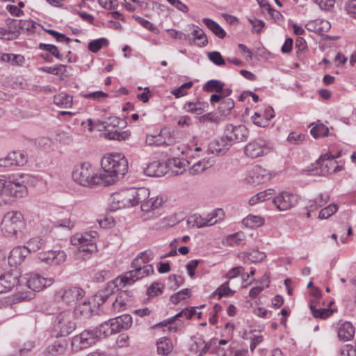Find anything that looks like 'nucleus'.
<instances>
[{
    "instance_id": "1",
    "label": "nucleus",
    "mask_w": 356,
    "mask_h": 356,
    "mask_svg": "<svg viewBox=\"0 0 356 356\" xmlns=\"http://www.w3.org/2000/svg\"><path fill=\"white\" fill-rule=\"evenodd\" d=\"M104 172L97 174L92 165L88 162L76 165L72 171V178L79 184L89 187L95 185L109 186L125 175L128 161L120 154H108L101 161Z\"/></svg>"
},
{
    "instance_id": "2",
    "label": "nucleus",
    "mask_w": 356,
    "mask_h": 356,
    "mask_svg": "<svg viewBox=\"0 0 356 356\" xmlns=\"http://www.w3.org/2000/svg\"><path fill=\"white\" fill-rule=\"evenodd\" d=\"M25 227L24 216L17 211L8 212L1 223V232L8 238H22Z\"/></svg>"
},
{
    "instance_id": "3",
    "label": "nucleus",
    "mask_w": 356,
    "mask_h": 356,
    "mask_svg": "<svg viewBox=\"0 0 356 356\" xmlns=\"http://www.w3.org/2000/svg\"><path fill=\"white\" fill-rule=\"evenodd\" d=\"M98 234L95 231H90L82 234H76L71 238L73 245L78 247V252L83 260L90 259L92 254L96 252L97 245L95 239Z\"/></svg>"
},
{
    "instance_id": "4",
    "label": "nucleus",
    "mask_w": 356,
    "mask_h": 356,
    "mask_svg": "<svg viewBox=\"0 0 356 356\" xmlns=\"http://www.w3.org/2000/svg\"><path fill=\"white\" fill-rule=\"evenodd\" d=\"M20 275L17 272H7L0 275V293H7L16 286L18 293L15 298L18 300H27L33 298V293L31 291H22L19 284Z\"/></svg>"
},
{
    "instance_id": "5",
    "label": "nucleus",
    "mask_w": 356,
    "mask_h": 356,
    "mask_svg": "<svg viewBox=\"0 0 356 356\" xmlns=\"http://www.w3.org/2000/svg\"><path fill=\"white\" fill-rule=\"evenodd\" d=\"M53 326L57 337L70 335L76 327L74 314L69 309L58 312L54 317Z\"/></svg>"
},
{
    "instance_id": "6",
    "label": "nucleus",
    "mask_w": 356,
    "mask_h": 356,
    "mask_svg": "<svg viewBox=\"0 0 356 356\" xmlns=\"http://www.w3.org/2000/svg\"><path fill=\"white\" fill-rule=\"evenodd\" d=\"M26 178V175H9L6 179H0L5 184L3 188L7 197L20 198L26 196L28 193Z\"/></svg>"
},
{
    "instance_id": "7",
    "label": "nucleus",
    "mask_w": 356,
    "mask_h": 356,
    "mask_svg": "<svg viewBox=\"0 0 356 356\" xmlns=\"http://www.w3.org/2000/svg\"><path fill=\"white\" fill-rule=\"evenodd\" d=\"M54 282L53 277H44L36 273H29L20 275L19 284L33 291H40L51 286Z\"/></svg>"
},
{
    "instance_id": "8",
    "label": "nucleus",
    "mask_w": 356,
    "mask_h": 356,
    "mask_svg": "<svg viewBox=\"0 0 356 356\" xmlns=\"http://www.w3.org/2000/svg\"><path fill=\"white\" fill-rule=\"evenodd\" d=\"M270 144L263 139L252 140L244 148L245 155L251 159H256L267 155L270 152Z\"/></svg>"
},
{
    "instance_id": "9",
    "label": "nucleus",
    "mask_w": 356,
    "mask_h": 356,
    "mask_svg": "<svg viewBox=\"0 0 356 356\" xmlns=\"http://www.w3.org/2000/svg\"><path fill=\"white\" fill-rule=\"evenodd\" d=\"M133 269L126 272L120 278V282L123 284V286L130 285L134 284L136 281L151 274L154 272L152 265L144 266L143 268L131 267Z\"/></svg>"
},
{
    "instance_id": "10",
    "label": "nucleus",
    "mask_w": 356,
    "mask_h": 356,
    "mask_svg": "<svg viewBox=\"0 0 356 356\" xmlns=\"http://www.w3.org/2000/svg\"><path fill=\"white\" fill-rule=\"evenodd\" d=\"M99 339L95 330H86L73 337L72 345L78 349H86L95 344Z\"/></svg>"
},
{
    "instance_id": "11",
    "label": "nucleus",
    "mask_w": 356,
    "mask_h": 356,
    "mask_svg": "<svg viewBox=\"0 0 356 356\" xmlns=\"http://www.w3.org/2000/svg\"><path fill=\"white\" fill-rule=\"evenodd\" d=\"M224 134L228 144L239 143L247 140L249 134L248 129L244 125L234 126L227 124L225 127Z\"/></svg>"
},
{
    "instance_id": "12",
    "label": "nucleus",
    "mask_w": 356,
    "mask_h": 356,
    "mask_svg": "<svg viewBox=\"0 0 356 356\" xmlns=\"http://www.w3.org/2000/svg\"><path fill=\"white\" fill-rule=\"evenodd\" d=\"M85 296V291L76 286H72L58 291L56 294L67 305H73Z\"/></svg>"
},
{
    "instance_id": "13",
    "label": "nucleus",
    "mask_w": 356,
    "mask_h": 356,
    "mask_svg": "<svg viewBox=\"0 0 356 356\" xmlns=\"http://www.w3.org/2000/svg\"><path fill=\"white\" fill-rule=\"evenodd\" d=\"M298 202V197L296 195L288 193L281 192L277 196H275L273 202L280 211H286L293 207Z\"/></svg>"
},
{
    "instance_id": "14",
    "label": "nucleus",
    "mask_w": 356,
    "mask_h": 356,
    "mask_svg": "<svg viewBox=\"0 0 356 356\" xmlns=\"http://www.w3.org/2000/svg\"><path fill=\"white\" fill-rule=\"evenodd\" d=\"M38 259L48 265H59L66 259V254L63 250H48L38 254Z\"/></svg>"
},
{
    "instance_id": "15",
    "label": "nucleus",
    "mask_w": 356,
    "mask_h": 356,
    "mask_svg": "<svg viewBox=\"0 0 356 356\" xmlns=\"http://www.w3.org/2000/svg\"><path fill=\"white\" fill-rule=\"evenodd\" d=\"M132 189L129 188L122 191L119 193L113 194L112 199L113 203H116L115 209H122L133 207Z\"/></svg>"
},
{
    "instance_id": "16",
    "label": "nucleus",
    "mask_w": 356,
    "mask_h": 356,
    "mask_svg": "<svg viewBox=\"0 0 356 356\" xmlns=\"http://www.w3.org/2000/svg\"><path fill=\"white\" fill-rule=\"evenodd\" d=\"M228 143L224 135L221 138L211 141L208 145L207 151L213 154L222 155L231 146Z\"/></svg>"
},
{
    "instance_id": "17",
    "label": "nucleus",
    "mask_w": 356,
    "mask_h": 356,
    "mask_svg": "<svg viewBox=\"0 0 356 356\" xmlns=\"http://www.w3.org/2000/svg\"><path fill=\"white\" fill-rule=\"evenodd\" d=\"M29 252L26 248L21 246L14 248L8 257V262L10 266H16L24 260Z\"/></svg>"
},
{
    "instance_id": "18",
    "label": "nucleus",
    "mask_w": 356,
    "mask_h": 356,
    "mask_svg": "<svg viewBox=\"0 0 356 356\" xmlns=\"http://www.w3.org/2000/svg\"><path fill=\"white\" fill-rule=\"evenodd\" d=\"M95 330L99 339L118 332L113 318L100 324Z\"/></svg>"
},
{
    "instance_id": "19",
    "label": "nucleus",
    "mask_w": 356,
    "mask_h": 356,
    "mask_svg": "<svg viewBox=\"0 0 356 356\" xmlns=\"http://www.w3.org/2000/svg\"><path fill=\"white\" fill-rule=\"evenodd\" d=\"M270 179L268 172L261 167H256L251 172L249 183L252 185H259Z\"/></svg>"
},
{
    "instance_id": "20",
    "label": "nucleus",
    "mask_w": 356,
    "mask_h": 356,
    "mask_svg": "<svg viewBox=\"0 0 356 356\" xmlns=\"http://www.w3.org/2000/svg\"><path fill=\"white\" fill-rule=\"evenodd\" d=\"M118 281L119 280L117 279L115 281L108 282L103 290L99 291L95 295V300H97L98 305L105 302L108 298L115 292V290L118 286Z\"/></svg>"
},
{
    "instance_id": "21",
    "label": "nucleus",
    "mask_w": 356,
    "mask_h": 356,
    "mask_svg": "<svg viewBox=\"0 0 356 356\" xmlns=\"http://www.w3.org/2000/svg\"><path fill=\"white\" fill-rule=\"evenodd\" d=\"M305 27L309 31L321 33L323 32H327L331 28V24L327 20L317 19L308 22Z\"/></svg>"
},
{
    "instance_id": "22",
    "label": "nucleus",
    "mask_w": 356,
    "mask_h": 356,
    "mask_svg": "<svg viewBox=\"0 0 356 356\" xmlns=\"http://www.w3.org/2000/svg\"><path fill=\"white\" fill-rule=\"evenodd\" d=\"M154 252L150 250L140 252L131 262V267L143 268L147 263L153 260Z\"/></svg>"
},
{
    "instance_id": "23",
    "label": "nucleus",
    "mask_w": 356,
    "mask_h": 356,
    "mask_svg": "<svg viewBox=\"0 0 356 356\" xmlns=\"http://www.w3.org/2000/svg\"><path fill=\"white\" fill-rule=\"evenodd\" d=\"M49 238V236H44L32 238L27 242V245L24 248L27 249L29 253L44 249L47 247Z\"/></svg>"
},
{
    "instance_id": "24",
    "label": "nucleus",
    "mask_w": 356,
    "mask_h": 356,
    "mask_svg": "<svg viewBox=\"0 0 356 356\" xmlns=\"http://www.w3.org/2000/svg\"><path fill=\"white\" fill-rule=\"evenodd\" d=\"M355 335V327L349 321L344 322L338 330V337L341 341L351 340Z\"/></svg>"
},
{
    "instance_id": "25",
    "label": "nucleus",
    "mask_w": 356,
    "mask_h": 356,
    "mask_svg": "<svg viewBox=\"0 0 356 356\" xmlns=\"http://www.w3.org/2000/svg\"><path fill=\"white\" fill-rule=\"evenodd\" d=\"M132 189V195H133V206H135L138 204H143V202L148 201V198L149 197V191L146 188H131Z\"/></svg>"
},
{
    "instance_id": "26",
    "label": "nucleus",
    "mask_w": 356,
    "mask_h": 356,
    "mask_svg": "<svg viewBox=\"0 0 356 356\" xmlns=\"http://www.w3.org/2000/svg\"><path fill=\"white\" fill-rule=\"evenodd\" d=\"M194 29L189 35L188 40H193L197 46L204 47L208 43V40L204 32L198 26H193Z\"/></svg>"
},
{
    "instance_id": "27",
    "label": "nucleus",
    "mask_w": 356,
    "mask_h": 356,
    "mask_svg": "<svg viewBox=\"0 0 356 356\" xmlns=\"http://www.w3.org/2000/svg\"><path fill=\"white\" fill-rule=\"evenodd\" d=\"M213 165V161L211 159H203L194 163L189 168V173L191 175H195L199 173L202 172L205 170L211 168Z\"/></svg>"
},
{
    "instance_id": "28",
    "label": "nucleus",
    "mask_w": 356,
    "mask_h": 356,
    "mask_svg": "<svg viewBox=\"0 0 356 356\" xmlns=\"http://www.w3.org/2000/svg\"><path fill=\"white\" fill-rule=\"evenodd\" d=\"M217 222V220H215L214 222H211V220H209L208 216L204 218L201 216L196 214L191 216L188 220V224H191L192 227H197L198 228L209 227L214 225Z\"/></svg>"
},
{
    "instance_id": "29",
    "label": "nucleus",
    "mask_w": 356,
    "mask_h": 356,
    "mask_svg": "<svg viewBox=\"0 0 356 356\" xmlns=\"http://www.w3.org/2000/svg\"><path fill=\"white\" fill-rule=\"evenodd\" d=\"M104 135L107 139L122 141L129 138L131 132L128 130L119 131L117 130L105 129Z\"/></svg>"
},
{
    "instance_id": "30",
    "label": "nucleus",
    "mask_w": 356,
    "mask_h": 356,
    "mask_svg": "<svg viewBox=\"0 0 356 356\" xmlns=\"http://www.w3.org/2000/svg\"><path fill=\"white\" fill-rule=\"evenodd\" d=\"M157 352L161 355H168L173 349L171 340L167 337H162L156 343Z\"/></svg>"
},
{
    "instance_id": "31",
    "label": "nucleus",
    "mask_w": 356,
    "mask_h": 356,
    "mask_svg": "<svg viewBox=\"0 0 356 356\" xmlns=\"http://www.w3.org/2000/svg\"><path fill=\"white\" fill-rule=\"evenodd\" d=\"M202 22L219 38H224L226 33L224 29L215 21L209 18L202 19Z\"/></svg>"
},
{
    "instance_id": "32",
    "label": "nucleus",
    "mask_w": 356,
    "mask_h": 356,
    "mask_svg": "<svg viewBox=\"0 0 356 356\" xmlns=\"http://www.w3.org/2000/svg\"><path fill=\"white\" fill-rule=\"evenodd\" d=\"M164 202V199L161 196H156L148 198V201L143 202L141 205V209L143 211H149L159 208Z\"/></svg>"
},
{
    "instance_id": "33",
    "label": "nucleus",
    "mask_w": 356,
    "mask_h": 356,
    "mask_svg": "<svg viewBox=\"0 0 356 356\" xmlns=\"http://www.w3.org/2000/svg\"><path fill=\"white\" fill-rule=\"evenodd\" d=\"M118 332L122 330H127L132 325V317L129 314H124L113 318Z\"/></svg>"
},
{
    "instance_id": "34",
    "label": "nucleus",
    "mask_w": 356,
    "mask_h": 356,
    "mask_svg": "<svg viewBox=\"0 0 356 356\" xmlns=\"http://www.w3.org/2000/svg\"><path fill=\"white\" fill-rule=\"evenodd\" d=\"M8 159L10 160L12 165L22 166L27 162V156L20 151H14L8 154Z\"/></svg>"
},
{
    "instance_id": "35",
    "label": "nucleus",
    "mask_w": 356,
    "mask_h": 356,
    "mask_svg": "<svg viewBox=\"0 0 356 356\" xmlns=\"http://www.w3.org/2000/svg\"><path fill=\"white\" fill-rule=\"evenodd\" d=\"M168 162L170 165L177 168V170H173L176 175L181 174L189 165V162L186 159L181 158H172L169 159Z\"/></svg>"
},
{
    "instance_id": "36",
    "label": "nucleus",
    "mask_w": 356,
    "mask_h": 356,
    "mask_svg": "<svg viewBox=\"0 0 356 356\" xmlns=\"http://www.w3.org/2000/svg\"><path fill=\"white\" fill-rule=\"evenodd\" d=\"M92 309L91 308L90 302L84 300L81 304H79L75 307L74 316L79 314L83 318H89L92 315Z\"/></svg>"
},
{
    "instance_id": "37",
    "label": "nucleus",
    "mask_w": 356,
    "mask_h": 356,
    "mask_svg": "<svg viewBox=\"0 0 356 356\" xmlns=\"http://www.w3.org/2000/svg\"><path fill=\"white\" fill-rule=\"evenodd\" d=\"M243 223L247 227L254 229L262 226L264 219L259 216L249 215L243 220Z\"/></svg>"
},
{
    "instance_id": "38",
    "label": "nucleus",
    "mask_w": 356,
    "mask_h": 356,
    "mask_svg": "<svg viewBox=\"0 0 356 356\" xmlns=\"http://www.w3.org/2000/svg\"><path fill=\"white\" fill-rule=\"evenodd\" d=\"M1 59L3 62L10 63L14 65H22L25 63L24 56L20 54H3Z\"/></svg>"
},
{
    "instance_id": "39",
    "label": "nucleus",
    "mask_w": 356,
    "mask_h": 356,
    "mask_svg": "<svg viewBox=\"0 0 356 356\" xmlns=\"http://www.w3.org/2000/svg\"><path fill=\"white\" fill-rule=\"evenodd\" d=\"M225 83L219 80L211 79L208 81L202 87L204 92L219 93L224 87Z\"/></svg>"
},
{
    "instance_id": "40",
    "label": "nucleus",
    "mask_w": 356,
    "mask_h": 356,
    "mask_svg": "<svg viewBox=\"0 0 356 356\" xmlns=\"http://www.w3.org/2000/svg\"><path fill=\"white\" fill-rule=\"evenodd\" d=\"M182 316H185L187 319L191 318V313L189 312V309L186 308V309L181 310L180 312L177 314L173 317L170 318L156 325L155 327H160V326L164 327V326H167L168 325H171L172 323L175 322V321H179V318L182 317Z\"/></svg>"
},
{
    "instance_id": "41",
    "label": "nucleus",
    "mask_w": 356,
    "mask_h": 356,
    "mask_svg": "<svg viewBox=\"0 0 356 356\" xmlns=\"http://www.w3.org/2000/svg\"><path fill=\"white\" fill-rule=\"evenodd\" d=\"M334 156L329 153H326L322 155L317 161L318 165L322 168V171H324V168H326V172L330 171V168L333 167L335 164L334 161Z\"/></svg>"
},
{
    "instance_id": "42",
    "label": "nucleus",
    "mask_w": 356,
    "mask_h": 356,
    "mask_svg": "<svg viewBox=\"0 0 356 356\" xmlns=\"http://www.w3.org/2000/svg\"><path fill=\"white\" fill-rule=\"evenodd\" d=\"M38 70L41 72H44L46 73L51 74L54 75H63L65 74L67 72V66L65 65H58L56 66H44L40 67Z\"/></svg>"
},
{
    "instance_id": "43",
    "label": "nucleus",
    "mask_w": 356,
    "mask_h": 356,
    "mask_svg": "<svg viewBox=\"0 0 356 356\" xmlns=\"http://www.w3.org/2000/svg\"><path fill=\"white\" fill-rule=\"evenodd\" d=\"M66 350L65 346L60 343H54L49 346L45 351L47 356H58L63 355Z\"/></svg>"
},
{
    "instance_id": "44",
    "label": "nucleus",
    "mask_w": 356,
    "mask_h": 356,
    "mask_svg": "<svg viewBox=\"0 0 356 356\" xmlns=\"http://www.w3.org/2000/svg\"><path fill=\"white\" fill-rule=\"evenodd\" d=\"M54 102L64 108H70L72 105V97L65 93H60L54 97Z\"/></svg>"
},
{
    "instance_id": "45",
    "label": "nucleus",
    "mask_w": 356,
    "mask_h": 356,
    "mask_svg": "<svg viewBox=\"0 0 356 356\" xmlns=\"http://www.w3.org/2000/svg\"><path fill=\"white\" fill-rule=\"evenodd\" d=\"M206 106V104L202 103L200 102H187L184 105V108L186 111L195 113L197 115H200L204 112V107Z\"/></svg>"
},
{
    "instance_id": "46",
    "label": "nucleus",
    "mask_w": 356,
    "mask_h": 356,
    "mask_svg": "<svg viewBox=\"0 0 356 356\" xmlns=\"http://www.w3.org/2000/svg\"><path fill=\"white\" fill-rule=\"evenodd\" d=\"M38 48L40 50L48 51L51 55L54 56L59 60H63V55L59 52L58 47L54 44L40 43Z\"/></svg>"
},
{
    "instance_id": "47",
    "label": "nucleus",
    "mask_w": 356,
    "mask_h": 356,
    "mask_svg": "<svg viewBox=\"0 0 356 356\" xmlns=\"http://www.w3.org/2000/svg\"><path fill=\"white\" fill-rule=\"evenodd\" d=\"M108 44V40L106 38H102L90 41L88 43V49L93 52H98L103 47H106Z\"/></svg>"
},
{
    "instance_id": "48",
    "label": "nucleus",
    "mask_w": 356,
    "mask_h": 356,
    "mask_svg": "<svg viewBox=\"0 0 356 356\" xmlns=\"http://www.w3.org/2000/svg\"><path fill=\"white\" fill-rule=\"evenodd\" d=\"M234 293L235 291H232L229 287V281H227L217 288V289L211 294V297H214L216 295H218L219 298H220L223 296H233Z\"/></svg>"
},
{
    "instance_id": "49",
    "label": "nucleus",
    "mask_w": 356,
    "mask_h": 356,
    "mask_svg": "<svg viewBox=\"0 0 356 356\" xmlns=\"http://www.w3.org/2000/svg\"><path fill=\"white\" fill-rule=\"evenodd\" d=\"M266 255L264 252H259L257 250H253L251 252L246 253L244 257L245 261H250L252 263H257L262 261Z\"/></svg>"
},
{
    "instance_id": "50",
    "label": "nucleus",
    "mask_w": 356,
    "mask_h": 356,
    "mask_svg": "<svg viewBox=\"0 0 356 356\" xmlns=\"http://www.w3.org/2000/svg\"><path fill=\"white\" fill-rule=\"evenodd\" d=\"M310 309L315 318L325 319L332 314L333 309H316L312 303H310Z\"/></svg>"
},
{
    "instance_id": "51",
    "label": "nucleus",
    "mask_w": 356,
    "mask_h": 356,
    "mask_svg": "<svg viewBox=\"0 0 356 356\" xmlns=\"http://www.w3.org/2000/svg\"><path fill=\"white\" fill-rule=\"evenodd\" d=\"M124 296H129V293L127 291H121L118 296H117L115 302H113V307L115 310H118L120 312L123 310L127 302L124 300Z\"/></svg>"
},
{
    "instance_id": "52",
    "label": "nucleus",
    "mask_w": 356,
    "mask_h": 356,
    "mask_svg": "<svg viewBox=\"0 0 356 356\" xmlns=\"http://www.w3.org/2000/svg\"><path fill=\"white\" fill-rule=\"evenodd\" d=\"M328 128L323 124H316L310 130L312 136L315 138L321 136H326L328 135Z\"/></svg>"
},
{
    "instance_id": "53",
    "label": "nucleus",
    "mask_w": 356,
    "mask_h": 356,
    "mask_svg": "<svg viewBox=\"0 0 356 356\" xmlns=\"http://www.w3.org/2000/svg\"><path fill=\"white\" fill-rule=\"evenodd\" d=\"M273 118V115L272 113L270 114V117L261 118L258 113H255L252 115V120L255 125L260 127H266L269 124V122Z\"/></svg>"
},
{
    "instance_id": "54",
    "label": "nucleus",
    "mask_w": 356,
    "mask_h": 356,
    "mask_svg": "<svg viewBox=\"0 0 356 356\" xmlns=\"http://www.w3.org/2000/svg\"><path fill=\"white\" fill-rule=\"evenodd\" d=\"M234 107V102L232 99H224L220 102L218 107L219 111L224 115L229 114L231 110Z\"/></svg>"
},
{
    "instance_id": "55",
    "label": "nucleus",
    "mask_w": 356,
    "mask_h": 356,
    "mask_svg": "<svg viewBox=\"0 0 356 356\" xmlns=\"http://www.w3.org/2000/svg\"><path fill=\"white\" fill-rule=\"evenodd\" d=\"M207 57L211 62L218 66H223L225 65V61L220 52L214 51L207 52Z\"/></svg>"
},
{
    "instance_id": "56",
    "label": "nucleus",
    "mask_w": 356,
    "mask_h": 356,
    "mask_svg": "<svg viewBox=\"0 0 356 356\" xmlns=\"http://www.w3.org/2000/svg\"><path fill=\"white\" fill-rule=\"evenodd\" d=\"M338 207L335 204H331L327 207L323 208L319 213L318 218L321 219H327L337 211Z\"/></svg>"
},
{
    "instance_id": "57",
    "label": "nucleus",
    "mask_w": 356,
    "mask_h": 356,
    "mask_svg": "<svg viewBox=\"0 0 356 356\" xmlns=\"http://www.w3.org/2000/svg\"><path fill=\"white\" fill-rule=\"evenodd\" d=\"M191 291L188 289H183L170 297V301L173 304H177L180 300L190 297Z\"/></svg>"
},
{
    "instance_id": "58",
    "label": "nucleus",
    "mask_w": 356,
    "mask_h": 356,
    "mask_svg": "<svg viewBox=\"0 0 356 356\" xmlns=\"http://www.w3.org/2000/svg\"><path fill=\"white\" fill-rule=\"evenodd\" d=\"M134 17L140 25H142L146 29L150 31L153 33H159L158 28L148 20L145 19L139 16H134Z\"/></svg>"
},
{
    "instance_id": "59",
    "label": "nucleus",
    "mask_w": 356,
    "mask_h": 356,
    "mask_svg": "<svg viewBox=\"0 0 356 356\" xmlns=\"http://www.w3.org/2000/svg\"><path fill=\"white\" fill-rule=\"evenodd\" d=\"M7 31L8 33H19V20L8 18L6 20Z\"/></svg>"
},
{
    "instance_id": "60",
    "label": "nucleus",
    "mask_w": 356,
    "mask_h": 356,
    "mask_svg": "<svg viewBox=\"0 0 356 356\" xmlns=\"http://www.w3.org/2000/svg\"><path fill=\"white\" fill-rule=\"evenodd\" d=\"M193 82L188 81L182 84L180 87L174 89L172 91V94L176 97H181L186 94V90L192 87Z\"/></svg>"
},
{
    "instance_id": "61",
    "label": "nucleus",
    "mask_w": 356,
    "mask_h": 356,
    "mask_svg": "<svg viewBox=\"0 0 356 356\" xmlns=\"http://www.w3.org/2000/svg\"><path fill=\"white\" fill-rule=\"evenodd\" d=\"M47 33L52 35L58 42H65L66 44H69L71 41V39L68 37H66L64 34L58 33L52 29H45L44 30Z\"/></svg>"
},
{
    "instance_id": "62",
    "label": "nucleus",
    "mask_w": 356,
    "mask_h": 356,
    "mask_svg": "<svg viewBox=\"0 0 356 356\" xmlns=\"http://www.w3.org/2000/svg\"><path fill=\"white\" fill-rule=\"evenodd\" d=\"M163 289V284L154 282L147 289V294L149 296H155L161 294Z\"/></svg>"
},
{
    "instance_id": "63",
    "label": "nucleus",
    "mask_w": 356,
    "mask_h": 356,
    "mask_svg": "<svg viewBox=\"0 0 356 356\" xmlns=\"http://www.w3.org/2000/svg\"><path fill=\"white\" fill-rule=\"evenodd\" d=\"M319 6L321 9L330 11L333 8L335 0H314Z\"/></svg>"
},
{
    "instance_id": "64",
    "label": "nucleus",
    "mask_w": 356,
    "mask_h": 356,
    "mask_svg": "<svg viewBox=\"0 0 356 356\" xmlns=\"http://www.w3.org/2000/svg\"><path fill=\"white\" fill-rule=\"evenodd\" d=\"M100 124L107 129L108 126H112L113 127H118L120 119L117 117H109L105 121H98Z\"/></svg>"
}]
</instances>
